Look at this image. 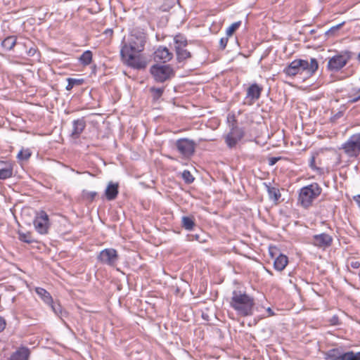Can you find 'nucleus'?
<instances>
[{"label": "nucleus", "instance_id": "nucleus-1", "mask_svg": "<svg viewBox=\"0 0 360 360\" xmlns=\"http://www.w3.org/2000/svg\"><path fill=\"white\" fill-rule=\"evenodd\" d=\"M146 40L147 34L143 30L134 29L128 41H122L120 56L125 65L136 70H143L146 68L147 62L140 56L136 55L144 50Z\"/></svg>", "mask_w": 360, "mask_h": 360}, {"label": "nucleus", "instance_id": "nucleus-2", "mask_svg": "<svg viewBox=\"0 0 360 360\" xmlns=\"http://www.w3.org/2000/svg\"><path fill=\"white\" fill-rule=\"evenodd\" d=\"M229 305L238 315L249 316L253 314L255 300L245 291L234 290L230 297Z\"/></svg>", "mask_w": 360, "mask_h": 360}, {"label": "nucleus", "instance_id": "nucleus-3", "mask_svg": "<svg viewBox=\"0 0 360 360\" xmlns=\"http://www.w3.org/2000/svg\"><path fill=\"white\" fill-rule=\"evenodd\" d=\"M318 68V61L314 58H311L310 63L303 59H295L289 63L283 72L288 77H294L304 72L311 76L315 73Z\"/></svg>", "mask_w": 360, "mask_h": 360}, {"label": "nucleus", "instance_id": "nucleus-4", "mask_svg": "<svg viewBox=\"0 0 360 360\" xmlns=\"http://www.w3.org/2000/svg\"><path fill=\"white\" fill-rule=\"evenodd\" d=\"M322 188L318 183L314 182L300 189L297 202L304 209L312 206L313 202L321 193Z\"/></svg>", "mask_w": 360, "mask_h": 360}, {"label": "nucleus", "instance_id": "nucleus-5", "mask_svg": "<svg viewBox=\"0 0 360 360\" xmlns=\"http://www.w3.org/2000/svg\"><path fill=\"white\" fill-rule=\"evenodd\" d=\"M354 53L351 51L344 50L338 52L328 59L327 70L332 72H338L342 70L352 59Z\"/></svg>", "mask_w": 360, "mask_h": 360}, {"label": "nucleus", "instance_id": "nucleus-6", "mask_svg": "<svg viewBox=\"0 0 360 360\" xmlns=\"http://www.w3.org/2000/svg\"><path fill=\"white\" fill-rule=\"evenodd\" d=\"M150 73L156 82L163 83L172 78L175 72L169 65L155 64L150 68Z\"/></svg>", "mask_w": 360, "mask_h": 360}, {"label": "nucleus", "instance_id": "nucleus-7", "mask_svg": "<svg viewBox=\"0 0 360 360\" xmlns=\"http://www.w3.org/2000/svg\"><path fill=\"white\" fill-rule=\"evenodd\" d=\"M197 143L188 138H181L174 143V147L181 157L190 159L195 153Z\"/></svg>", "mask_w": 360, "mask_h": 360}, {"label": "nucleus", "instance_id": "nucleus-8", "mask_svg": "<svg viewBox=\"0 0 360 360\" xmlns=\"http://www.w3.org/2000/svg\"><path fill=\"white\" fill-rule=\"evenodd\" d=\"M340 149L343 150L347 156L350 158H356L360 155V134L351 135L349 139L342 144Z\"/></svg>", "mask_w": 360, "mask_h": 360}, {"label": "nucleus", "instance_id": "nucleus-9", "mask_svg": "<svg viewBox=\"0 0 360 360\" xmlns=\"http://www.w3.org/2000/svg\"><path fill=\"white\" fill-rule=\"evenodd\" d=\"M96 259L102 264L115 266L119 260V255L114 248H105L99 252Z\"/></svg>", "mask_w": 360, "mask_h": 360}, {"label": "nucleus", "instance_id": "nucleus-10", "mask_svg": "<svg viewBox=\"0 0 360 360\" xmlns=\"http://www.w3.org/2000/svg\"><path fill=\"white\" fill-rule=\"evenodd\" d=\"M263 91L262 86L257 84H251L246 89V96L243 101V104L252 105L255 101L259 99Z\"/></svg>", "mask_w": 360, "mask_h": 360}, {"label": "nucleus", "instance_id": "nucleus-11", "mask_svg": "<svg viewBox=\"0 0 360 360\" xmlns=\"http://www.w3.org/2000/svg\"><path fill=\"white\" fill-rule=\"evenodd\" d=\"M244 135L245 132L242 128L233 127L224 137L225 143L229 148H235Z\"/></svg>", "mask_w": 360, "mask_h": 360}, {"label": "nucleus", "instance_id": "nucleus-12", "mask_svg": "<svg viewBox=\"0 0 360 360\" xmlns=\"http://www.w3.org/2000/svg\"><path fill=\"white\" fill-rule=\"evenodd\" d=\"M36 231L40 234L48 233L49 224V216L44 211H41L33 221Z\"/></svg>", "mask_w": 360, "mask_h": 360}, {"label": "nucleus", "instance_id": "nucleus-13", "mask_svg": "<svg viewBox=\"0 0 360 360\" xmlns=\"http://www.w3.org/2000/svg\"><path fill=\"white\" fill-rule=\"evenodd\" d=\"M332 243L333 237L326 233L314 235L311 238V244L319 248L326 249L330 247Z\"/></svg>", "mask_w": 360, "mask_h": 360}, {"label": "nucleus", "instance_id": "nucleus-14", "mask_svg": "<svg viewBox=\"0 0 360 360\" xmlns=\"http://www.w3.org/2000/svg\"><path fill=\"white\" fill-rule=\"evenodd\" d=\"M30 349L25 346L19 347L7 360H29Z\"/></svg>", "mask_w": 360, "mask_h": 360}, {"label": "nucleus", "instance_id": "nucleus-15", "mask_svg": "<svg viewBox=\"0 0 360 360\" xmlns=\"http://www.w3.org/2000/svg\"><path fill=\"white\" fill-rule=\"evenodd\" d=\"M86 121L84 117L75 120L72 122V131L70 134L71 138L78 139L86 127Z\"/></svg>", "mask_w": 360, "mask_h": 360}, {"label": "nucleus", "instance_id": "nucleus-16", "mask_svg": "<svg viewBox=\"0 0 360 360\" xmlns=\"http://www.w3.org/2000/svg\"><path fill=\"white\" fill-rule=\"evenodd\" d=\"M172 57L173 53L167 47L160 46L154 53L155 60L162 61V63L169 61Z\"/></svg>", "mask_w": 360, "mask_h": 360}, {"label": "nucleus", "instance_id": "nucleus-17", "mask_svg": "<svg viewBox=\"0 0 360 360\" xmlns=\"http://www.w3.org/2000/svg\"><path fill=\"white\" fill-rule=\"evenodd\" d=\"M263 185L267 191L269 200L277 204L281 197L279 189L276 187L271 186V183L264 182Z\"/></svg>", "mask_w": 360, "mask_h": 360}, {"label": "nucleus", "instance_id": "nucleus-18", "mask_svg": "<svg viewBox=\"0 0 360 360\" xmlns=\"http://www.w3.org/2000/svg\"><path fill=\"white\" fill-rule=\"evenodd\" d=\"M345 97L347 98V103L352 104L360 101V87L352 86L347 89Z\"/></svg>", "mask_w": 360, "mask_h": 360}, {"label": "nucleus", "instance_id": "nucleus-19", "mask_svg": "<svg viewBox=\"0 0 360 360\" xmlns=\"http://www.w3.org/2000/svg\"><path fill=\"white\" fill-rule=\"evenodd\" d=\"M119 193V184L118 183H114L110 181L108 183L105 191V196L108 200H115Z\"/></svg>", "mask_w": 360, "mask_h": 360}, {"label": "nucleus", "instance_id": "nucleus-20", "mask_svg": "<svg viewBox=\"0 0 360 360\" xmlns=\"http://www.w3.org/2000/svg\"><path fill=\"white\" fill-rule=\"evenodd\" d=\"M343 354L342 347L333 348L324 352L325 360H342Z\"/></svg>", "mask_w": 360, "mask_h": 360}, {"label": "nucleus", "instance_id": "nucleus-21", "mask_svg": "<svg viewBox=\"0 0 360 360\" xmlns=\"http://www.w3.org/2000/svg\"><path fill=\"white\" fill-rule=\"evenodd\" d=\"M176 60L179 63L185 61L186 59L191 58V53L186 49V46H176L175 49Z\"/></svg>", "mask_w": 360, "mask_h": 360}, {"label": "nucleus", "instance_id": "nucleus-22", "mask_svg": "<svg viewBox=\"0 0 360 360\" xmlns=\"http://www.w3.org/2000/svg\"><path fill=\"white\" fill-rule=\"evenodd\" d=\"M288 258L283 254H280L274 260V267L276 270L281 271L287 266Z\"/></svg>", "mask_w": 360, "mask_h": 360}, {"label": "nucleus", "instance_id": "nucleus-23", "mask_svg": "<svg viewBox=\"0 0 360 360\" xmlns=\"http://www.w3.org/2000/svg\"><path fill=\"white\" fill-rule=\"evenodd\" d=\"M36 293L39 296V297L44 301V303L48 304L49 306L53 302V297L51 294L43 288H35Z\"/></svg>", "mask_w": 360, "mask_h": 360}, {"label": "nucleus", "instance_id": "nucleus-24", "mask_svg": "<svg viewBox=\"0 0 360 360\" xmlns=\"http://www.w3.org/2000/svg\"><path fill=\"white\" fill-rule=\"evenodd\" d=\"M17 43V38L14 35L6 37L1 43V46L6 51H11Z\"/></svg>", "mask_w": 360, "mask_h": 360}, {"label": "nucleus", "instance_id": "nucleus-25", "mask_svg": "<svg viewBox=\"0 0 360 360\" xmlns=\"http://www.w3.org/2000/svg\"><path fill=\"white\" fill-rule=\"evenodd\" d=\"M49 306L51 307L54 314L61 319L68 316V313L63 309L60 303L53 301Z\"/></svg>", "mask_w": 360, "mask_h": 360}, {"label": "nucleus", "instance_id": "nucleus-26", "mask_svg": "<svg viewBox=\"0 0 360 360\" xmlns=\"http://www.w3.org/2000/svg\"><path fill=\"white\" fill-rule=\"evenodd\" d=\"M181 225L187 231H191L195 226L193 217L184 216L181 218Z\"/></svg>", "mask_w": 360, "mask_h": 360}, {"label": "nucleus", "instance_id": "nucleus-27", "mask_svg": "<svg viewBox=\"0 0 360 360\" xmlns=\"http://www.w3.org/2000/svg\"><path fill=\"white\" fill-rule=\"evenodd\" d=\"M68 84L65 87L67 91H70L74 86L82 85L84 83V79L83 78H72L68 77L67 79Z\"/></svg>", "mask_w": 360, "mask_h": 360}, {"label": "nucleus", "instance_id": "nucleus-28", "mask_svg": "<svg viewBox=\"0 0 360 360\" xmlns=\"http://www.w3.org/2000/svg\"><path fill=\"white\" fill-rule=\"evenodd\" d=\"M92 52L89 50L85 51L79 57V60L84 66L89 65L92 61Z\"/></svg>", "mask_w": 360, "mask_h": 360}, {"label": "nucleus", "instance_id": "nucleus-29", "mask_svg": "<svg viewBox=\"0 0 360 360\" xmlns=\"http://www.w3.org/2000/svg\"><path fill=\"white\" fill-rule=\"evenodd\" d=\"M18 239L24 243L31 244L35 242V240L33 238L32 233L30 232L23 233L22 231H18Z\"/></svg>", "mask_w": 360, "mask_h": 360}, {"label": "nucleus", "instance_id": "nucleus-30", "mask_svg": "<svg viewBox=\"0 0 360 360\" xmlns=\"http://www.w3.org/2000/svg\"><path fill=\"white\" fill-rule=\"evenodd\" d=\"M174 48L175 49L176 46L184 47V46H187V45H188V41H187L186 38L181 34H176L174 37Z\"/></svg>", "mask_w": 360, "mask_h": 360}, {"label": "nucleus", "instance_id": "nucleus-31", "mask_svg": "<svg viewBox=\"0 0 360 360\" xmlns=\"http://www.w3.org/2000/svg\"><path fill=\"white\" fill-rule=\"evenodd\" d=\"M342 360H360V352L349 351L344 352Z\"/></svg>", "mask_w": 360, "mask_h": 360}, {"label": "nucleus", "instance_id": "nucleus-32", "mask_svg": "<svg viewBox=\"0 0 360 360\" xmlns=\"http://www.w3.org/2000/svg\"><path fill=\"white\" fill-rule=\"evenodd\" d=\"M165 89L162 88H156L155 86L150 88V91L152 94L153 99L154 101H158L163 94Z\"/></svg>", "mask_w": 360, "mask_h": 360}, {"label": "nucleus", "instance_id": "nucleus-33", "mask_svg": "<svg viewBox=\"0 0 360 360\" xmlns=\"http://www.w3.org/2000/svg\"><path fill=\"white\" fill-rule=\"evenodd\" d=\"M32 155V153L30 149H22L19 151L17 155V158L20 161L27 160Z\"/></svg>", "mask_w": 360, "mask_h": 360}, {"label": "nucleus", "instance_id": "nucleus-34", "mask_svg": "<svg viewBox=\"0 0 360 360\" xmlns=\"http://www.w3.org/2000/svg\"><path fill=\"white\" fill-rule=\"evenodd\" d=\"M241 21H237L231 24L226 31V34L228 37H231L240 26Z\"/></svg>", "mask_w": 360, "mask_h": 360}, {"label": "nucleus", "instance_id": "nucleus-35", "mask_svg": "<svg viewBox=\"0 0 360 360\" xmlns=\"http://www.w3.org/2000/svg\"><path fill=\"white\" fill-rule=\"evenodd\" d=\"M97 195V192L96 191H88L86 190H83L82 191V198L86 200L92 202Z\"/></svg>", "mask_w": 360, "mask_h": 360}, {"label": "nucleus", "instance_id": "nucleus-36", "mask_svg": "<svg viewBox=\"0 0 360 360\" xmlns=\"http://www.w3.org/2000/svg\"><path fill=\"white\" fill-rule=\"evenodd\" d=\"M181 177L186 184H190L194 181L195 178L188 170H184L181 174Z\"/></svg>", "mask_w": 360, "mask_h": 360}, {"label": "nucleus", "instance_id": "nucleus-37", "mask_svg": "<svg viewBox=\"0 0 360 360\" xmlns=\"http://www.w3.org/2000/svg\"><path fill=\"white\" fill-rule=\"evenodd\" d=\"M14 164L10 160H0V169L13 172Z\"/></svg>", "mask_w": 360, "mask_h": 360}, {"label": "nucleus", "instance_id": "nucleus-38", "mask_svg": "<svg viewBox=\"0 0 360 360\" xmlns=\"http://www.w3.org/2000/svg\"><path fill=\"white\" fill-rule=\"evenodd\" d=\"M345 22H342L335 26L331 27L328 31L326 32V34L328 36H334L337 31H338L343 25Z\"/></svg>", "mask_w": 360, "mask_h": 360}, {"label": "nucleus", "instance_id": "nucleus-39", "mask_svg": "<svg viewBox=\"0 0 360 360\" xmlns=\"http://www.w3.org/2000/svg\"><path fill=\"white\" fill-rule=\"evenodd\" d=\"M165 3L159 7L161 11H169L173 7L172 0H164Z\"/></svg>", "mask_w": 360, "mask_h": 360}, {"label": "nucleus", "instance_id": "nucleus-40", "mask_svg": "<svg viewBox=\"0 0 360 360\" xmlns=\"http://www.w3.org/2000/svg\"><path fill=\"white\" fill-rule=\"evenodd\" d=\"M13 172L8 171L7 169H0V180H5L10 179L13 176Z\"/></svg>", "mask_w": 360, "mask_h": 360}, {"label": "nucleus", "instance_id": "nucleus-41", "mask_svg": "<svg viewBox=\"0 0 360 360\" xmlns=\"http://www.w3.org/2000/svg\"><path fill=\"white\" fill-rule=\"evenodd\" d=\"M328 322L330 323V324L331 326H338L340 325V319H339V317L338 315H334L328 321Z\"/></svg>", "mask_w": 360, "mask_h": 360}, {"label": "nucleus", "instance_id": "nucleus-42", "mask_svg": "<svg viewBox=\"0 0 360 360\" xmlns=\"http://www.w3.org/2000/svg\"><path fill=\"white\" fill-rule=\"evenodd\" d=\"M309 166L310 168L313 170H320L321 169L319 167H317L315 165V156L312 155L309 160Z\"/></svg>", "mask_w": 360, "mask_h": 360}, {"label": "nucleus", "instance_id": "nucleus-43", "mask_svg": "<svg viewBox=\"0 0 360 360\" xmlns=\"http://www.w3.org/2000/svg\"><path fill=\"white\" fill-rule=\"evenodd\" d=\"M229 41V37L226 35L225 37L221 38L219 41V46L221 49H224L227 45Z\"/></svg>", "mask_w": 360, "mask_h": 360}, {"label": "nucleus", "instance_id": "nucleus-44", "mask_svg": "<svg viewBox=\"0 0 360 360\" xmlns=\"http://www.w3.org/2000/svg\"><path fill=\"white\" fill-rule=\"evenodd\" d=\"M281 159V157H271V158H269V160H268L269 165L270 166H273Z\"/></svg>", "mask_w": 360, "mask_h": 360}, {"label": "nucleus", "instance_id": "nucleus-45", "mask_svg": "<svg viewBox=\"0 0 360 360\" xmlns=\"http://www.w3.org/2000/svg\"><path fill=\"white\" fill-rule=\"evenodd\" d=\"M6 326V320L4 317L0 316V333L2 332Z\"/></svg>", "mask_w": 360, "mask_h": 360}, {"label": "nucleus", "instance_id": "nucleus-46", "mask_svg": "<svg viewBox=\"0 0 360 360\" xmlns=\"http://www.w3.org/2000/svg\"><path fill=\"white\" fill-rule=\"evenodd\" d=\"M37 51V49L36 47H30L28 51H27V54L28 56H34Z\"/></svg>", "mask_w": 360, "mask_h": 360}, {"label": "nucleus", "instance_id": "nucleus-47", "mask_svg": "<svg viewBox=\"0 0 360 360\" xmlns=\"http://www.w3.org/2000/svg\"><path fill=\"white\" fill-rule=\"evenodd\" d=\"M350 266L353 269H359L360 267V262L357 260H352L350 262Z\"/></svg>", "mask_w": 360, "mask_h": 360}, {"label": "nucleus", "instance_id": "nucleus-48", "mask_svg": "<svg viewBox=\"0 0 360 360\" xmlns=\"http://www.w3.org/2000/svg\"><path fill=\"white\" fill-rule=\"evenodd\" d=\"M354 200L357 203L358 206L360 207V195L354 196Z\"/></svg>", "mask_w": 360, "mask_h": 360}, {"label": "nucleus", "instance_id": "nucleus-49", "mask_svg": "<svg viewBox=\"0 0 360 360\" xmlns=\"http://www.w3.org/2000/svg\"><path fill=\"white\" fill-rule=\"evenodd\" d=\"M266 311L268 313V316H274L275 314L274 312L273 311V310L271 309V308H270V307H268L266 309Z\"/></svg>", "mask_w": 360, "mask_h": 360}, {"label": "nucleus", "instance_id": "nucleus-50", "mask_svg": "<svg viewBox=\"0 0 360 360\" xmlns=\"http://www.w3.org/2000/svg\"><path fill=\"white\" fill-rule=\"evenodd\" d=\"M356 59L358 60V63L360 64V53L357 55Z\"/></svg>", "mask_w": 360, "mask_h": 360}, {"label": "nucleus", "instance_id": "nucleus-51", "mask_svg": "<svg viewBox=\"0 0 360 360\" xmlns=\"http://www.w3.org/2000/svg\"><path fill=\"white\" fill-rule=\"evenodd\" d=\"M359 134H360V132H359Z\"/></svg>", "mask_w": 360, "mask_h": 360}]
</instances>
